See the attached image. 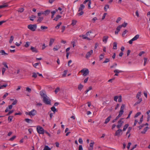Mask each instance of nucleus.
<instances>
[{
	"label": "nucleus",
	"instance_id": "1",
	"mask_svg": "<svg viewBox=\"0 0 150 150\" xmlns=\"http://www.w3.org/2000/svg\"><path fill=\"white\" fill-rule=\"evenodd\" d=\"M37 130L38 132L40 134H43L44 133V130L43 128L39 126H37Z\"/></svg>",
	"mask_w": 150,
	"mask_h": 150
},
{
	"label": "nucleus",
	"instance_id": "2",
	"mask_svg": "<svg viewBox=\"0 0 150 150\" xmlns=\"http://www.w3.org/2000/svg\"><path fill=\"white\" fill-rule=\"evenodd\" d=\"M43 101L46 104L51 105V100L49 99V98L47 96L43 98Z\"/></svg>",
	"mask_w": 150,
	"mask_h": 150
},
{
	"label": "nucleus",
	"instance_id": "3",
	"mask_svg": "<svg viewBox=\"0 0 150 150\" xmlns=\"http://www.w3.org/2000/svg\"><path fill=\"white\" fill-rule=\"evenodd\" d=\"M37 25L36 24H30L28 25V28L33 31H35Z\"/></svg>",
	"mask_w": 150,
	"mask_h": 150
},
{
	"label": "nucleus",
	"instance_id": "4",
	"mask_svg": "<svg viewBox=\"0 0 150 150\" xmlns=\"http://www.w3.org/2000/svg\"><path fill=\"white\" fill-rule=\"evenodd\" d=\"M125 105L122 104L120 108V110L119 112L118 115L120 117L122 115L124 112V110L125 109Z\"/></svg>",
	"mask_w": 150,
	"mask_h": 150
},
{
	"label": "nucleus",
	"instance_id": "5",
	"mask_svg": "<svg viewBox=\"0 0 150 150\" xmlns=\"http://www.w3.org/2000/svg\"><path fill=\"white\" fill-rule=\"evenodd\" d=\"M80 72L83 73V76H86L89 73V71L88 69H86L85 70L84 69H82Z\"/></svg>",
	"mask_w": 150,
	"mask_h": 150
},
{
	"label": "nucleus",
	"instance_id": "6",
	"mask_svg": "<svg viewBox=\"0 0 150 150\" xmlns=\"http://www.w3.org/2000/svg\"><path fill=\"white\" fill-rule=\"evenodd\" d=\"M139 35L137 34L133 38L129 41V43L130 44H132V43L133 41L137 40L139 38Z\"/></svg>",
	"mask_w": 150,
	"mask_h": 150
},
{
	"label": "nucleus",
	"instance_id": "7",
	"mask_svg": "<svg viewBox=\"0 0 150 150\" xmlns=\"http://www.w3.org/2000/svg\"><path fill=\"white\" fill-rule=\"evenodd\" d=\"M40 94L42 98H44L47 96L46 94V92L45 91L42 90L40 92Z\"/></svg>",
	"mask_w": 150,
	"mask_h": 150
},
{
	"label": "nucleus",
	"instance_id": "8",
	"mask_svg": "<svg viewBox=\"0 0 150 150\" xmlns=\"http://www.w3.org/2000/svg\"><path fill=\"white\" fill-rule=\"evenodd\" d=\"M37 113L36 111L34 110L33 109V110H31L30 112H29V115L30 116H34Z\"/></svg>",
	"mask_w": 150,
	"mask_h": 150
},
{
	"label": "nucleus",
	"instance_id": "9",
	"mask_svg": "<svg viewBox=\"0 0 150 150\" xmlns=\"http://www.w3.org/2000/svg\"><path fill=\"white\" fill-rule=\"evenodd\" d=\"M122 132V130L121 129H118L116 131L115 134V136L119 137L120 136V133Z\"/></svg>",
	"mask_w": 150,
	"mask_h": 150
},
{
	"label": "nucleus",
	"instance_id": "10",
	"mask_svg": "<svg viewBox=\"0 0 150 150\" xmlns=\"http://www.w3.org/2000/svg\"><path fill=\"white\" fill-rule=\"evenodd\" d=\"M88 2V8L90 9L91 8V0H85L83 2V3L84 4H85L86 2Z\"/></svg>",
	"mask_w": 150,
	"mask_h": 150
},
{
	"label": "nucleus",
	"instance_id": "11",
	"mask_svg": "<svg viewBox=\"0 0 150 150\" xmlns=\"http://www.w3.org/2000/svg\"><path fill=\"white\" fill-rule=\"evenodd\" d=\"M93 51L92 50H91L90 51L88 52L86 55V58H88L90 57L91 55V54L93 53Z\"/></svg>",
	"mask_w": 150,
	"mask_h": 150
},
{
	"label": "nucleus",
	"instance_id": "12",
	"mask_svg": "<svg viewBox=\"0 0 150 150\" xmlns=\"http://www.w3.org/2000/svg\"><path fill=\"white\" fill-rule=\"evenodd\" d=\"M30 49L33 52L38 53V50L36 48L32 46L31 47Z\"/></svg>",
	"mask_w": 150,
	"mask_h": 150
},
{
	"label": "nucleus",
	"instance_id": "13",
	"mask_svg": "<svg viewBox=\"0 0 150 150\" xmlns=\"http://www.w3.org/2000/svg\"><path fill=\"white\" fill-rule=\"evenodd\" d=\"M112 118V116L111 115H110L109 117H108L105 120V121L104 122V123L106 124L108 123L110 120L111 118Z\"/></svg>",
	"mask_w": 150,
	"mask_h": 150
},
{
	"label": "nucleus",
	"instance_id": "14",
	"mask_svg": "<svg viewBox=\"0 0 150 150\" xmlns=\"http://www.w3.org/2000/svg\"><path fill=\"white\" fill-rule=\"evenodd\" d=\"M13 107V105H9L8 107H7L5 110V112H6L9 111V109H11Z\"/></svg>",
	"mask_w": 150,
	"mask_h": 150
},
{
	"label": "nucleus",
	"instance_id": "15",
	"mask_svg": "<svg viewBox=\"0 0 150 150\" xmlns=\"http://www.w3.org/2000/svg\"><path fill=\"white\" fill-rule=\"evenodd\" d=\"M108 38V36H104L103 39V41L105 43H106Z\"/></svg>",
	"mask_w": 150,
	"mask_h": 150
},
{
	"label": "nucleus",
	"instance_id": "16",
	"mask_svg": "<svg viewBox=\"0 0 150 150\" xmlns=\"http://www.w3.org/2000/svg\"><path fill=\"white\" fill-rule=\"evenodd\" d=\"M55 39L53 38H50L49 42V45L50 46H51L54 42Z\"/></svg>",
	"mask_w": 150,
	"mask_h": 150
},
{
	"label": "nucleus",
	"instance_id": "17",
	"mask_svg": "<svg viewBox=\"0 0 150 150\" xmlns=\"http://www.w3.org/2000/svg\"><path fill=\"white\" fill-rule=\"evenodd\" d=\"M84 6L83 4H81L80 5V7L78 11H82V10L84 8Z\"/></svg>",
	"mask_w": 150,
	"mask_h": 150
},
{
	"label": "nucleus",
	"instance_id": "18",
	"mask_svg": "<svg viewBox=\"0 0 150 150\" xmlns=\"http://www.w3.org/2000/svg\"><path fill=\"white\" fill-rule=\"evenodd\" d=\"M142 101V98H141L140 99H139L134 104V106H135L136 105H137L139 104Z\"/></svg>",
	"mask_w": 150,
	"mask_h": 150
},
{
	"label": "nucleus",
	"instance_id": "19",
	"mask_svg": "<svg viewBox=\"0 0 150 150\" xmlns=\"http://www.w3.org/2000/svg\"><path fill=\"white\" fill-rule=\"evenodd\" d=\"M61 17V16L59 15H58L56 16L53 19L54 20L56 21H57Z\"/></svg>",
	"mask_w": 150,
	"mask_h": 150
},
{
	"label": "nucleus",
	"instance_id": "20",
	"mask_svg": "<svg viewBox=\"0 0 150 150\" xmlns=\"http://www.w3.org/2000/svg\"><path fill=\"white\" fill-rule=\"evenodd\" d=\"M50 11L49 10H46L43 12V14H45L46 16L47 15L50 13Z\"/></svg>",
	"mask_w": 150,
	"mask_h": 150
},
{
	"label": "nucleus",
	"instance_id": "21",
	"mask_svg": "<svg viewBox=\"0 0 150 150\" xmlns=\"http://www.w3.org/2000/svg\"><path fill=\"white\" fill-rule=\"evenodd\" d=\"M43 19V17L39 16L37 20V22L38 23H40Z\"/></svg>",
	"mask_w": 150,
	"mask_h": 150
},
{
	"label": "nucleus",
	"instance_id": "22",
	"mask_svg": "<svg viewBox=\"0 0 150 150\" xmlns=\"http://www.w3.org/2000/svg\"><path fill=\"white\" fill-rule=\"evenodd\" d=\"M51 110L54 112V114L55 113V112H57V109L55 108L54 106H53L51 107Z\"/></svg>",
	"mask_w": 150,
	"mask_h": 150
},
{
	"label": "nucleus",
	"instance_id": "23",
	"mask_svg": "<svg viewBox=\"0 0 150 150\" xmlns=\"http://www.w3.org/2000/svg\"><path fill=\"white\" fill-rule=\"evenodd\" d=\"M148 128L149 127H146L144 128L143 130L141 132V133L142 134H145Z\"/></svg>",
	"mask_w": 150,
	"mask_h": 150
},
{
	"label": "nucleus",
	"instance_id": "24",
	"mask_svg": "<svg viewBox=\"0 0 150 150\" xmlns=\"http://www.w3.org/2000/svg\"><path fill=\"white\" fill-rule=\"evenodd\" d=\"M0 53H1L2 55H6L8 54L6 53L5 51L3 50H1L0 51Z\"/></svg>",
	"mask_w": 150,
	"mask_h": 150
},
{
	"label": "nucleus",
	"instance_id": "25",
	"mask_svg": "<svg viewBox=\"0 0 150 150\" xmlns=\"http://www.w3.org/2000/svg\"><path fill=\"white\" fill-rule=\"evenodd\" d=\"M83 85H82L81 84H80L78 86V89L79 90L81 91L83 88Z\"/></svg>",
	"mask_w": 150,
	"mask_h": 150
},
{
	"label": "nucleus",
	"instance_id": "26",
	"mask_svg": "<svg viewBox=\"0 0 150 150\" xmlns=\"http://www.w3.org/2000/svg\"><path fill=\"white\" fill-rule=\"evenodd\" d=\"M36 18V16L34 15H32L29 17L30 20L31 21H33L35 18Z\"/></svg>",
	"mask_w": 150,
	"mask_h": 150
},
{
	"label": "nucleus",
	"instance_id": "27",
	"mask_svg": "<svg viewBox=\"0 0 150 150\" xmlns=\"http://www.w3.org/2000/svg\"><path fill=\"white\" fill-rule=\"evenodd\" d=\"M51 148H50L48 146L46 145L45 146L44 149L43 150H51Z\"/></svg>",
	"mask_w": 150,
	"mask_h": 150
},
{
	"label": "nucleus",
	"instance_id": "28",
	"mask_svg": "<svg viewBox=\"0 0 150 150\" xmlns=\"http://www.w3.org/2000/svg\"><path fill=\"white\" fill-rule=\"evenodd\" d=\"M117 42H114L113 43V49L116 50L117 49Z\"/></svg>",
	"mask_w": 150,
	"mask_h": 150
},
{
	"label": "nucleus",
	"instance_id": "29",
	"mask_svg": "<svg viewBox=\"0 0 150 150\" xmlns=\"http://www.w3.org/2000/svg\"><path fill=\"white\" fill-rule=\"evenodd\" d=\"M13 117L12 116H10L8 117V120L9 121V122L12 121V119H13Z\"/></svg>",
	"mask_w": 150,
	"mask_h": 150
},
{
	"label": "nucleus",
	"instance_id": "30",
	"mask_svg": "<svg viewBox=\"0 0 150 150\" xmlns=\"http://www.w3.org/2000/svg\"><path fill=\"white\" fill-rule=\"evenodd\" d=\"M77 22V21L76 20H72L71 25L73 26H74L76 25Z\"/></svg>",
	"mask_w": 150,
	"mask_h": 150
},
{
	"label": "nucleus",
	"instance_id": "31",
	"mask_svg": "<svg viewBox=\"0 0 150 150\" xmlns=\"http://www.w3.org/2000/svg\"><path fill=\"white\" fill-rule=\"evenodd\" d=\"M25 120L28 123L32 122V121L31 120L28 118H26L25 119Z\"/></svg>",
	"mask_w": 150,
	"mask_h": 150
},
{
	"label": "nucleus",
	"instance_id": "32",
	"mask_svg": "<svg viewBox=\"0 0 150 150\" xmlns=\"http://www.w3.org/2000/svg\"><path fill=\"white\" fill-rule=\"evenodd\" d=\"M109 8V6L108 5H106L105 6L104 9L105 11H107V8L108 9Z\"/></svg>",
	"mask_w": 150,
	"mask_h": 150
},
{
	"label": "nucleus",
	"instance_id": "33",
	"mask_svg": "<svg viewBox=\"0 0 150 150\" xmlns=\"http://www.w3.org/2000/svg\"><path fill=\"white\" fill-rule=\"evenodd\" d=\"M129 126V125L128 124H126L125 125V126L124 127V128L123 129V131H125L126 129Z\"/></svg>",
	"mask_w": 150,
	"mask_h": 150
},
{
	"label": "nucleus",
	"instance_id": "34",
	"mask_svg": "<svg viewBox=\"0 0 150 150\" xmlns=\"http://www.w3.org/2000/svg\"><path fill=\"white\" fill-rule=\"evenodd\" d=\"M30 44V42H26L25 44L24 45V47H28L29 46Z\"/></svg>",
	"mask_w": 150,
	"mask_h": 150
},
{
	"label": "nucleus",
	"instance_id": "35",
	"mask_svg": "<svg viewBox=\"0 0 150 150\" xmlns=\"http://www.w3.org/2000/svg\"><path fill=\"white\" fill-rule=\"evenodd\" d=\"M7 86V84H6L2 85L0 86V89H3L4 88L6 87Z\"/></svg>",
	"mask_w": 150,
	"mask_h": 150
},
{
	"label": "nucleus",
	"instance_id": "36",
	"mask_svg": "<svg viewBox=\"0 0 150 150\" xmlns=\"http://www.w3.org/2000/svg\"><path fill=\"white\" fill-rule=\"evenodd\" d=\"M132 129L131 127H128L127 130V131L126 133V135H127L128 134L130 133L131 130Z\"/></svg>",
	"mask_w": 150,
	"mask_h": 150
},
{
	"label": "nucleus",
	"instance_id": "37",
	"mask_svg": "<svg viewBox=\"0 0 150 150\" xmlns=\"http://www.w3.org/2000/svg\"><path fill=\"white\" fill-rule=\"evenodd\" d=\"M14 39V37L13 36H11L10 37V39L9 41V43H11L12 42V41Z\"/></svg>",
	"mask_w": 150,
	"mask_h": 150
},
{
	"label": "nucleus",
	"instance_id": "38",
	"mask_svg": "<svg viewBox=\"0 0 150 150\" xmlns=\"http://www.w3.org/2000/svg\"><path fill=\"white\" fill-rule=\"evenodd\" d=\"M141 92H139L137 94L136 97L138 99H140L139 97L141 96Z\"/></svg>",
	"mask_w": 150,
	"mask_h": 150
},
{
	"label": "nucleus",
	"instance_id": "39",
	"mask_svg": "<svg viewBox=\"0 0 150 150\" xmlns=\"http://www.w3.org/2000/svg\"><path fill=\"white\" fill-rule=\"evenodd\" d=\"M104 53L101 54L100 55L99 57V59L100 60H101L104 57Z\"/></svg>",
	"mask_w": 150,
	"mask_h": 150
},
{
	"label": "nucleus",
	"instance_id": "40",
	"mask_svg": "<svg viewBox=\"0 0 150 150\" xmlns=\"http://www.w3.org/2000/svg\"><path fill=\"white\" fill-rule=\"evenodd\" d=\"M40 28L41 30H43L44 29H46L48 28V27L47 26L42 25L40 27Z\"/></svg>",
	"mask_w": 150,
	"mask_h": 150
},
{
	"label": "nucleus",
	"instance_id": "41",
	"mask_svg": "<svg viewBox=\"0 0 150 150\" xmlns=\"http://www.w3.org/2000/svg\"><path fill=\"white\" fill-rule=\"evenodd\" d=\"M122 119H123V118L121 119V120H120L118 121V124L121 125H122V124L124 122L122 120Z\"/></svg>",
	"mask_w": 150,
	"mask_h": 150
},
{
	"label": "nucleus",
	"instance_id": "42",
	"mask_svg": "<svg viewBox=\"0 0 150 150\" xmlns=\"http://www.w3.org/2000/svg\"><path fill=\"white\" fill-rule=\"evenodd\" d=\"M2 64L4 65V66L5 67L7 68V69H8V67L7 65V64L6 62H3L2 63Z\"/></svg>",
	"mask_w": 150,
	"mask_h": 150
},
{
	"label": "nucleus",
	"instance_id": "43",
	"mask_svg": "<svg viewBox=\"0 0 150 150\" xmlns=\"http://www.w3.org/2000/svg\"><path fill=\"white\" fill-rule=\"evenodd\" d=\"M37 73H35L33 72V75L32 76V77H34V78H36L37 77Z\"/></svg>",
	"mask_w": 150,
	"mask_h": 150
},
{
	"label": "nucleus",
	"instance_id": "44",
	"mask_svg": "<svg viewBox=\"0 0 150 150\" xmlns=\"http://www.w3.org/2000/svg\"><path fill=\"white\" fill-rule=\"evenodd\" d=\"M128 31L127 30H125L122 33V35L123 37H124L125 35L128 32Z\"/></svg>",
	"mask_w": 150,
	"mask_h": 150
},
{
	"label": "nucleus",
	"instance_id": "45",
	"mask_svg": "<svg viewBox=\"0 0 150 150\" xmlns=\"http://www.w3.org/2000/svg\"><path fill=\"white\" fill-rule=\"evenodd\" d=\"M127 23L125 22L124 23L121 25V26L122 27H125L127 26Z\"/></svg>",
	"mask_w": 150,
	"mask_h": 150
},
{
	"label": "nucleus",
	"instance_id": "46",
	"mask_svg": "<svg viewBox=\"0 0 150 150\" xmlns=\"http://www.w3.org/2000/svg\"><path fill=\"white\" fill-rule=\"evenodd\" d=\"M60 89L59 88L57 87L54 91V92L55 94H57V92L60 91Z\"/></svg>",
	"mask_w": 150,
	"mask_h": 150
},
{
	"label": "nucleus",
	"instance_id": "47",
	"mask_svg": "<svg viewBox=\"0 0 150 150\" xmlns=\"http://www.w3.org/2000/svg\"><path fill=\"white\" fill-rule=\"evenodd\" d=\"M62 23L61 22H60L57 25V26L55 27V28L57 29H58L59 28L60 25L62 24Z\"/></svg>",
	"mask_w": 150,
	"mask_h": 150
},
{
	"label": "nucleus",
	"instance_id": "48",
	"mask_svg": "<svg viewBox=\"0 0 150 150\" xmlns=\"http://www.w3.org/2000/svg\"><path fill=\"white\" fill-rule=\"evenodd\" d=\"M122 27L121 25H119L116 28V30L119 32L120 31L121 28Z\"/></svg>",
	"mask_w": 150,
	"mask_h": 150
},
{
	"label": "nucleus",
	"instance_id": "49",
	"mask_svg": "<svg viewBox=\"0 0 150 150\" xmlns=\"http://www.w3.org/2000/svg\"><path fill=\"white\" fill-rule=\"evenodd\" d=\"M84 36L83 37V39H86L88 40H91L90 39L88 38L87 36L86 35H84Z\"/></svg>",
	"mask_w": 150,
	"mask_h": 150
},
{
	"label": "nucleus",
	"instance_id": "50",
	"mask_svg": "<svg viewBox=\"0 0 150 150\" xmlns=\"http://www.w3.org/2000/svg\"><path fill=\"white\" fill-rule=\"evenodd\" d=\"M8 5L7 4H4L2 5H0V8H5L8 6Z\"/></svg>",
	"mask_w": 150,
	"mask_h": 150
},
{
	"label": "nucleus",
	"instance_id": "51",
	"mask_svg": "<svg viewBox=\"0 0 150 150\" xmlns=\"http://www.w3.org/2000/svg\"><path fill=\"white\" fill-rule=\"evenodd\" d=\"M141 114V113L140 112H138L137 114L135 115L134 116V117L136 118L138 117Z\"/></svg>",
	"mask_w": 150,
	"mask_h": 150
},
{
	"label": "nucleus",
	"instance_id": "52",
	"mask_svg": "<svg viewBox=\"0 0 150 150\" xmlns=\"http://www.w3.org/2000/svg\"><path fill=\"white\" fill-rule=\"evenodd\" d=\"M17 100L16 99L12 103L11 105H15L17 104Z\"/></svg>",
	"mask_w": 150,
	"mask_h": 150
},
{
	"label": "nucleus",
	"instance_id": "53",
	"mask_svg": "<svg viewBox=\"0 0 150 150\" xmlns=\"http://www.w3.org/2000/svg\"><path fill=\"white\" fill-rule=\"evenodd\" d=\"M122 97L121 96H120L119 97H118V101L119 102H121L122 101Z\"/></svg>",
	"mask_w": 150,
	"mask_h": 150
},
{
	"label": "nucleus",
	"instance_id": "54",
	"mask_svg": "<svg viewBox=\"0 0 150 150\" xmlns=\"http://www.w3.org/2000/svg\"><path fill=\"white\" fill-rule=\"evenodd\" d=\"M8 95V93H5L4 95L3 96V98L4 99L5 98H6V97Z\"/></svg>",
	"mask_w": 150,
	"mask_h": 150
},
{
	"label": "nucleus",
	"instance_id": "55",
	"mask_svg": "<svg viewBox=\"0 0 150 150\" xmlns=\"http://www.w3.org/2000/svg\"><path fill=\"white\" fill-rule=\"evenodd\" d=\"M114 72L115 73H119L120 72H122V71H119V70L116 69V70H115L114 71Z\"/></svg>",
	"mask_w": 150,
	"mask_h": 150
},
{
	"label": "nucleus",
	"instance_id": "56",
	"mask_svg": "<svg viewBox=\"0 0 150 150\" xmlns=\"http://www.w3.org/2000/svg\"><path fill=\"white\" fill-rule=\"evenodd\" d=\"M78 141L79 143L81 144H82L83 143V141L82 139L81 138H79Z\"/></svg>",
	"mask_w": 150,
	"mask_h": 150
},
{
	"label": "nucleus",
	"instance_id": "57",
	"mask_svg": "<svg viewBox=\"0 0 150 150\" xmlns=\"http://www.w3.org/2000/svg\"><path fill=\"white\" fill-rule=\"evenodd\" d=\"M110 61V59L108 58H106L103 62V63H106Z\"/></svg>",
	"mask_w": 150,
	"mask_h": 150
},
{
	"label": "nucleus",
	"instance_id": "58",
	"mask_svg": "<svg viewBox=\"0 0 150 150\" xmlns=\"http://www.w3.org/2000/svg\"><path fill=\"white\" fill-rule=\"evenodd\" d=\"M131 145V142H129L127 146V148L128 149H129L130 148V146Z\"/></svg>",
	"mask_w": 150,
	"mask_h": 150
},
{
	"label": "nucleus",
	"instance_id": "59",
	"mask_svg": "<svg viewBox=\"0 0 150 150\" xmlns=\"http://www.w3.org/2000/svg\"><path fill=\"white\" fill-rule=\"evenodd\" d=\"M91 33V31H89L87 33H86V36H89L90 35V33Z\"/></svg>",
	"mask_w": 150,
	"mask_h": 150
},
{
	"label": "nucleus",
	"instance_id": "60",
	"mask_svg": "<svg viewBox=\"0 0 150 150\" xmlns=\"http://www.w3.org/2000/svg\"><path fill=\"white\" fill-rule=\"evenodd\" d=\"M121 18L120 17H118L117 19V20L116 21V22L117 23H118L121 20Z\"/></svg>",
	"mask_w": 150,
	"mask_h": 150
},
{
	"label": "nucleus",
	"instance_id": "61",
	"mask_svg": "<svg viewBox=\"0 0 150 150\" xmlns=\"http://www.w3.org/2000/svg\"><path fill=\"white\" fill-rule=\"evenodd\" d=\"M13 112H14V110H11V111H10L6 115H10L11 114L13 113Z\"/></svg>",
	"mask_w": 150,
	"mask_h": 150
},
{
	"label": "nucleus",
	"instance_id": "62",
	"mask_svg": "<svg viewBox=\"0 0 150 150\" xmlns=\"http://www.w3.org/2000/svg\"><path fill=\"white\" fill-rule=\"evenodd\" d=\"M147 59L146 58H144V66H145L146 64V62L147 61Z\"/></svg>",
	"mask_w": 150,
	"mask_h": 150
},
{
	"label": "nucleus",
	"instance_id": "63",
	"mask_svg": "<svg viewBox=\"0 0 150 150\" xmlns=\"http://www.w3.org/2000/svg\"><path fill=\"white\" fill-rule=\"evenodd\" d=\"M119 96H115L114 97V100L116 102L117 101V99H118Z\"/></svg>",
	"mask_w": 150,
	"mask_h": 150
},
{
	"label": "nucleus",
	"instance_id": "64",
	"mask_svg": "<svg viewBox=\"0 0 150 150\" xmlns=\"http://www.w3.org/2000/svg\"><path fill=\"white\" fill-rule=\"evenodd\" d=\"M26 91H27L28 92L30 93L31 91V89L29 87H27Z\"/></svg>",
	"mask_w": 150,
	"mask_h": 150
}]
</instances>
